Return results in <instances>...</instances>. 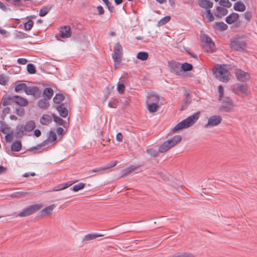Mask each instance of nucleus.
I'll return each mask as SVG.
<instances>
[{"instance_id":"obj_1","label":"nucleus","mask_w":257,"mask_h":257,"mask_svg":"<svg viewBox=\"0 0 257 257\" xmlns=\"http://www.w3.org/2000/svg\"><path fill=\"white\" fill-rule=\"evenodd\" d=\"M200 112H197L192 115L189 116L186 119L178 123L171 130L173 133L183 129L187 128L193 125L199 119Z\"/></svg>"},{"instance_id":"obj_2","label":"nucleus","mask_w":257,"mask_h":257,"mask_svg":"<svg viewBox=\"0 0 257 257\" xmlns=\"http://www.w3.org/2000/svg\"><path fill=\"white\" fill-rule=\"evenodd\" d=\"M147 108L151 113L157 112L161 105L160 97L154 93H149L146 100Z\"/></svg>"},{"instance_id":"obj_3","label":"nucleus","mask_w":257,"mask_h":257,"mask_svg":"<svg viewBox=\"0 0 257 257\" xmlns=\"http://www.w3.org/2000/svg\"><path fill=\"white\" fill-rule=\"evenodd\" d=\"M215 77L219 81L227 82L230 77L228 68L225 65H216L213 70Z\"/></svg>"},{"instance_id":"obj_4","label":"nucleus","mask_w":257,"mask_h":257,"mask_svg":"<svg viewBox=\"0 0 257 257\" xmlns=\"http://www.w3.org/2000/svg\"><path fill=\"white\" fill-rule=\"evenodd\" d=\"M182 140V137L180 135H176L173 137L166 140L162 143L159 147L160 153H165L170 149L177 145Z\"/></svg>"},{"instance_id":"obj_5","label":"nucleus","mask_w":257,"mask_h":257,"mask_svg":"<svg viewBox=\"0 0 257 257\" xmlns=\"http://www.w3.org/2000/svg\"><path fill=\"white\" fill-rule=\"evenodd\" d=\"M122 55V48L119 43L115 45L112 58L114 62V67L117 69L120 67Z\"/></svg>"},{"instance_id":"obj_6","label":"nucleus","mask_w":257,"mask_h":257,"mask_svg":"<svg viewBox=\"0 0 257 257\" xmlns=\"http://www.w3.org/2000/svg\"><path fill=\"white\" fill-rule=\"evenodd\" d=\"M35 126V122L33 120H29L24 125L22 124L18 126L17 130V135L19 136H22L27 133L31 132Z\"/></svg>"},{"instance_id":"obj_7","label":"nucleus","mask_w":257,"mask_h":257,"mask_svg":"<svg viewBox=\"0 0 257 257\" xmlns=\"http://www.w3.org/2000/svg\"><path fill=\"white\" fill-rule=\"evenodd\" d=\"M246 46V43L240 38H234L231 40L230 47L236 51H243L245 50Z\"/></svg>"},{"instance_id":"obj_8","label":"nucleus","mask_w":257,"mask_h":257,"mask_svg":"<svg viewBox=\"0 0 257 257\" xmlns=\"http://www.w3.org/2000/svg\"><path fill=\"white\" fill-rule=\"evenodd\" d=\"M43 207L41 204H35L25 208L22 212H20L18 216L20 217H25L31 215L36 211L40 209Z\"/></svg>"},{"instance_id":"obj_9","label":"nucleus","mask_w":257,"mask_h":257,"mask_svg":"<svg viewBox=\"0 0 257 257\" xmlns=\"http://www.w3.org/2000/svg\"><path fill=\"white\" fill-rule=\"evenodd\" d=\"M232 92L238 94V92H240L244 96H247L249 94V90L248 87L244 84H241L236 83L232 86Z\"/></svg>"},{"instance_id":"obj_10","label":"nucleus","mask_w":257,"mask_h":257,"mask_svg":"<svg viewBox=\"0 0 257 257\" xmlns=\"http://www.w3.org/2000/svg\"><path fill=\"white\" fill-rule=\"evenodd\" d=\"M202 41L204 43V47L207 52H212L215 50V44L210 38L203 36Z\"/></svg>"},{"instance_id":"obj_11","label":"nucleus","mask_w":257,"mask_h":257,"mask_svg":"<svg viewBox=\"0 0 257 257\" xmlns=\"http://www.w3.org/2000/svg\"><path fill=\"white\" fill-rule=\"evenodd\" d=\"M236 79L241 82H246L250 78V74L240 69H236L234 71Z\"/></svg>"},{"instance_id":"obj_12","label":"nucleus","mask_w":257,"mask_h":257,"mask_svg":"<svg viewBox=\"0 0 257 257\" xmlns=\"http://www.w3.org/2000/svg\"><path fill=\"white\" fill-rule=\"evenodd\" d=\"M222 121V117L219 115H213L208 119L207 123L205 125V128L213 127L219 125Z\"/></svg>"},{"instance_id":"obj_13","label":"nucleus","mask_w":257,"mask_h":257,"mask_svg":"<svg viewBox=\"0 0 257 257\" xmlns=\"http://www.w3.org/2000/svg\"><path fill=\"white\" fill-rule=\"evenodd\" d=\"M9 100L22 106H26L28 104V101L26 99L18 95L11 97Z\"/></svg>"},{"instance_id":"obj_14","label":"nucleus","mask_w":257,"mask_h":257,"mask_svg":"<svg viewBox=\"0 0 257 257\" xmlns=\"http://www.w3.org/2000/svg\"><path fill=\"white\" fill-rule=\"evenodd\" d=\"M235 106L233 100L229 98H226L223 102V107L226 111L232 110Z\"/></svg>"},{"instance_id":"obj_15","label":"nucleus","mask_w":257,"mask_h":257,"mask_svg":"<svg viewBox=\"0 0 257 257\" xmlns=\"http://www.w3.org/2000/svg\"><path fill=\"white\" fill-rule=\"evenodd\" d=\"M59 34L61 38H69L71 35V29L68 26H64L60 28Z\"/></svg>"},{"instance_id":"obj_16","label":"nucleus","mask_w":257,"mask_h":257,"mask_svg":"<svg viewBox=\"0 0 257 257\" xmlns=\"http://www.w3.org/2000/svg\"><path fill=\"white\" fill-rule=\"evenodd\" d=\"M56 205L54 204L45 207L40 212L41 215L43 216H47L51 215Z\"/></svg>"},{"instance_id":"obj_17","label":"nucleus","mask_w":257,"mask_h":257,"mask_svg":"<svg viewBox=\"0 0 257 257\" xmlns=\"http://www.w3.org/2000/svg\"><path fill=\"white\" fill-rule=\"evenodd\" d=\"M25 92L27 95H36L38 93H40L39 89L37 87L35 86H26Z\"/></svg>"},{"instance_id":"obj_18","label":"nucleus","mask_w":257,"mask_h":257,"mask_svg":"<svg viewBox=\"0 0 257 257\" xmlns=\"http://www.w3.org/2000/svg\"><path fill=\"white\" fill-rule=\"evenodd\" d=\"M239 18V15L237 13H233L228 15L226 18V22L228 24H231L236 22Z\"/></svg>"},{"instance_id":"obj_19","label":"nucleus","mask_w":257,"mask_h":257,"mask_svg":"<svg viewBox=\"0 0 257 257\" xmlns=\"http://www.w3.org/2000/svg\"><path fill=\"white\" fill-rule=\"evenodd\" d=\"M169 67L172 72L176 73L177 74H178L179 70L181 71L180 70L181 65L178 62H172L169 63Z\"/></svg>"},{"instance_id":"obj_20","label":"nucleus","mask_w":257,"mask_h":257,"mask_svg":"<svg viewBox=\"0 0 257 257\" xmlns=\"http://www.w3.org/2000/svg\"><path fill=\"white\" fill-rule=\"evenodd\" d=\"M227 10L222 7H217L216 8V12L215 13V16L218 18H221L227 14Z\"/></svg>"},{"instance_id":"obj_21","label":"nucleus","mask_w":257,"mask_h":257,"mask_svg":"<svg viewBox=\"0 0 257 257\" xmlns=\"http://www.w3.org/2000/svg\"><path fill=\"white\" fill-rule=\"evenodd\" d=\"M198 5L202 8L207 9L212 7L213 3L208 0H198Z\"/></svg>"},{"instance_id":"obj_22","label":"nucleus","mask_w":257,"mask_h":257,"mask_svg":"<svg viewBox=\"0 0 257 257\" xmlns=\"http://www.w3.org/2000/svg\"><path fill=\"white\" fill-rule=\"evenodd\" d=\"M40 121L43 125H48L52 121V117L50 115L43 114L41 117Z\"/></svg>"},{"instance_id":"obj_23","label":"nucleus","mask_w":257,"mask_h":257,"mask_svg":"<svg viewBox=\"0 0 257 257\" xmlns=\"http://www.w3.org/2000/svg\"><path fill=\"white\" fill-rule=\"evenodd\" d=\"M233 8L236 11L243 12L245 10L246 7L242 2H237L234 4Z\"/></svg>"},{"instance_id":"obj_24","label":"nucleus","mask_w":257,"mask_h":257,"mask_svg":"<svg viewBox=\"0 0 257 257\" xmlns=\"http://www.w3.org/2000/svg\"><path fill=\"white\" fill-rule=\"evenodd\" d=\"M102 234H88L85 235L83 239V241H87L92 239H94L98 237L102 236Z\"/></svg>"},{"instance_id":"obj_25","label":"nucleus","mask_w":257,"mask_h":257,"mask_svg":"<svg viewBox=\"0 0 257 257\" xmlns=\"http://www.w3.org/2000/svg\"><path fill=\"white\" fill-rule=\"evenodd\" d=\"M214 27L216 30L224 31L227 29V25L223 22H217L214 24Z\"/></svg>"},{"instance_id":"obj_26","label":"nucleus","mask_w":257,"mask_h":257,"mask_svg":"<svg viewBox=\"0 0 257 257\" xmlns=\"http://www.w3.org/2000/svg\"><path fill=\"white\" fill-rule=\"evenodd\" d=\"M57 140V136L56 133L53 131H50L47 140L45 141V144L47 142L50 143H53L56 141Z\"/></svg>"},{"instance_id":"obj_27","label":"nucleus","mask_w":257,"mask_h":257,"mask_svg":"<svg viewBox=\"0 0 257 257\" xmlns=\"http://www.w3.org/2000/svg\"><path fill=\"white\" fill-rule=\"evenodd\" d=\"M49 105L47 99L44 98L38 101V106L42 109H46Z\"/></svg>"},{"instance_id":"obj_28","label":"nucleus","mask_w":257,"mask_h":257,"mask_svg":"<svg viewBox=\"0 0 257 257\" xmlns=\"http://www.w3.org/2000/svg\"><path fill=\"white\" fill-rule=\"evenodd\" d=\"M53 94V90L51 88H46L43 91V95L47 99H50Z\"/></svg>"},{"instance_id":"obj_29","label":"nucleus","mask_w":257,"mask_h":257,"mask_svg":"<svg viewBox=\"0 0 257 257\" xmlns=\"http://www.w3.org/2000/svg\"><path fill=\"white\" fill-rule=\"evenodd\" d=\"M22 148L21 143L20 141H16L14 142L11 146L12 151L18 152L20 151Z\"/></svg>"},{"instance_id":"obj_30","label":"nucleus","mask_w":257,"mask_h":257,"mask_svg":"<svg viewBox=\"0 0 257 257\" xmlns=\"http://www.w3.org/2000/svg\"><path fill=\"white\" fill-rule=\"evenodd\" d=\"M57 110L59 112L60 115L63 117H65L68 115V110L62 106L57 107Z\"/></svg>"},{"instance_id":"obj_31","label":"nucleus","mask_w":257,"mask_h":257,"mask_svg":"<svg viewBox=\"0 0 257 257\" xmlns=\"http://www.w3.org/2000/svg\"><path fill=\"white\" fill-rule=\"evenodd\" d=\"M149 55L146 52H140L138 53L137 58L141 60L145 61L148 59Z\"/></svg>"},{"instance_id":"obj_32","label":"nucleus","mask_w":257,"mask_h":257,"mask_svg":"<svg viewBox=\"0 0 257 257\" xmlns=\"http://www.w3.org/2000/svg\"><path fill=\"white\" fill-rule=\"evenodd\" d=\"M204 17L209 22L214 21V18L210 10H207L204 14Z\"/></svg>"},{"instance_id":"obj_33","label":"nucleus","mask_w":257,"mask_h":257,"mask_svg":"<svg viewBox=\"0 0 257 257\" xmlns=\"http://www.w3.org/2000/svg\"><path fill=\"white\" fill-rule=\"evenodd\" d=\"M27 85L25 83H19L16 85L15 90L17 92L24 91L25 92Z\"/></svg>"},{"instance_id":"obj_34","label":"nucleus","mask_w":257,"mask_h":257,"mask_svg":"<svg viewBox=\"0 0 257 257\" xmlns=\"http://www.w3.org/2000/svg\"><path fill=\"white\" fill-rule=\"evenodd\" d=\"M50 9H51V8L49 7H45L42 8L40 10L39 16L40 17H44L45 16H46L48 13V12L50 11Z\"/></svg>"},{"instance_id":"obj_35","label":"nucleus","mask_w":257,"mask_h":257,"mask_svg":"<svg viewBox=\"0 0 257 257\" xmlns=\"http://www.w3.org/2000/svg\"><path fill=\"white\" fill-rule=\"evenodd\" d=\"M192 65L188 63H184L181 66V68L184 71H190L192 69Z\"/></svg>"},{"instance_id":"obj_36","label":"nucleus","mask_w":257,"mask_h":257,"mask_svg":"<svg viewBox=\"0 0 257 257\" xmlns=\"http://www.w3.org/2000/svg\"><path fill=\"white\" fill-rule=\"evenodd\" d=\"M171 20V17L169 16H166L161 19L158 22V25L159 26H162L169 22Z\"/></svg>"},{"instance_id":"obj_37","label":"nucleus","mask_w":257,"mask_h":257,"mask_svg":"<svg viewBox=\"0 0 257 257\" xmlns=\"http://www.w3.org/2000/svg\"><path fill=\"white\" fill-rule=\"evenodd\" d=\"M85 187V184L83 183H79L78 184H76L73 186L72 188V190L74 192H77L84 188Z\"/></svg>"},{"instance_id":"obj_38","label":"nucleus","mask_w":257,"mask_h":257,"mask_svg":"<svg viewBox=\"0 0 257 257\" xmlns=\"http://www.w3.org/2000/svg\"><path fill=\"white\" fill-rule=\"evenodd\" d=\"M27 68L30 74H35L36 72V67L33 64H28L27 66Z\"/></svg>"},{"instance_id":"obj_39","label":"nucleus","mask_w":257,"mask_h":257,"mask_svg":"<svg viewBox=\"0 0 257 257\" xmlns=\"http://www.w3.org/2000/svg\"><path fill=\"white\" fill-rule=\"evenodd\" d=\"M63 99V96L60 94H56L53 98L54 101L56 103H60Z\"/></svg>"},{"instance_id":"obj_40","label":"nucleus","mask_w":257,"mask_h":257,"mask_svg":"<svg viewBox=\"0 0 257 257\" xmlns=\"http://www.w3.org/2000/svg\"><path fill=\"white\" fill-rule=\"evenodd\" d=\"M147 152L149 155H150V156H151L152 157H156L158 155V152H159V150L157 151L156 150H155L154 149L151 148V149H148L147 150Z\"/></svg>"},{"instance_id":"obj_41","label":"nucleus","mask_w":257,"mask_h":257,"mask_svg":"<svg viewBox=\"0 0 257 257\" xmlns=\"http://www.w3.org/2000/svg\"><path fill=\"white\" fill-rule=\"evenodd\" d=\"M33 26V22L30 20L27 22L25 23L24 27L26 31H29L30 30Z\"/></svg>"},{"instance_id":"obj_42","label":"nucleus","mask_w":257,"mask_h":257,"mask_svg":"<svg viewBox=\"0 0 257 257\" xmlns=\"http://www.w3.org/2000/svg\"><path fill=\"white\" fill-rule=\"evenodd\" d=\"M118 101L116 99L111 98L108 102V106L111 108H116Z\"/></svg>"},{"instance_id":"obj_43","label":"nucleus","mask_w":257,"mask_h":257,"mask_svg":"<svg viewBox=\"0 0 257 257\" xmlns=\"http://www.w3.org/2000/svg\"><path fill=\"white\" fill-rule=\"evenodd\" d=\"M219 4L226 8H230L231 6V4L228 0H220Z\"/></svg>"},{"instance_id":"obj_44","label":"nucleus","mask_w":257,"mask_h":257,"mask_svg":"<svg viewBox=\"0 0 257 257\" xmlns=\"http://www.w3.org/2000/svg\"><path fill=\"white\" fill-rule=\"evenodd\" d=\"M52 116L53 117L54 121L55 122L57 123L58 124H60V125L63 124V120L62 119L56 116L55 114H53Z\"/></svg>"},{"instance_id":"obj_45","label":"nucleus","mask_w":257,"mask_h":257,"mask_svg":"<svg viewBox=\"0 0 257 257\" xmlns=\"http://www.w3.org/2000/svg\"><path fill=\"white\" fill-rule=\"evenodd\" d=\"M125 89V86L123 84H119L117 86V90L119 93L122 94L123 93Z\"/></svg>"},{"instance_id":"obj_46","label":"nucleus","mask_w":257,"mask_h":257,"mask_svg":"<svg viewBox=\"0 0 257 257\" xmlns=\"http://www.w3.org/2000/svg\"><path fill=\"white\" fill-rule=\"evenodd\" d=\"M27 195L28 194L26 192H18L15 193V196L17 198H20L26 197Z\"/></svg>"},{"instance_id":"obj_47","label":"nucleus","mask_w":257,"mask_h":257,"mask_svg":"<svg viewBox=\"0 0 257 257\" xmlns=\"http://www.w3.org/2000/svg\"><path fill=\"white\" fill-rule=\"evenodd\" d=\"M117 163L116 161H113L111 162L110 164L104 167L105 170H106L114 167L117 164Z\"/></svg>"},{"instance_id":"obj_48","label":"nucleus","mask_w":257,"mask_h":257,"mask_svg":"<svg viewBox=\"0 0 257 257\" xmlns=\"http://www.w3.org/2000/svg\"><path fill=\"white\" fill-rule=\"evenodd\" d=\"M7 83V78L4 75H0V84L5 85Z\"/></svg>"},{"instance_id":"obj_49","label":"nucleus","mask_w":257,"mask_h":257,"mask_svg":"<svg viewBox=\"0 0 257 257\" xmlns=\"http://www.w3.org/2000/svg\"><path fill=\"white\" fill-rule=\"evenodd\" d=\"M17 114L19 116H22L25 113V109L23 107H19L17 109Z\"/></svg>"},{"instance_id":"obj_50","label":"nucleus","mask_w":257,"mask_h":257,"mask_svg":"<svg viewBox=\"0 0 257 257\" xmlns=\"http://www.w3.org/2000/svg\"><path fill=\"white\" fill-rule=\"evenodd\" d=\"M0 34L3 36L4 37H8L9 36V33L5 29L0 28Z\"/></svg>"},{"instance_id":"obj_51","label":"nucleus","mask_w":257,"mask_h":257,"mask_svg":"<svg viewBox=\"0 0 257 257\" xmlns=\"http://www.w3.org/2000/svg\"><path fill=\"white\" fill-rule=\"evenodd\" d=\"M66 187L65 186V185H64V183L63 184H60L59 185V186H57L56 187H55L54 189V191H60V190H62L63 189H66Z\"/></svg>"},{"instance_id":"obj_52","label":"nucleus","mask_w":257,"mask_h":257,"mask_svg":"<svg viewBox=\"0 0 257 257\" xmlns=\"http://www.w3.org/2000/svg\"><path fill=\"white\" fill-rule=\"evenodd\" d=\"M218 92L220 94L219 95V99H221L223 97L224 89L221 85H219L218 86Z\"/></svg>"},{"instance_id":"obj_53","label":"nucleus","mask_w":257,"mask_h":257,"mask_svg":"<svg viewBox=\"0 0 257 257\" xmlns=\"http://www.w3.org/2000/svg\"><path fill=\"white\" fill-rule=\"evenodd\" d=\"M56 132L58 135H61V136L64 135L65 133V130L63 128L60 127H58L57 129Z\"/></svg>"},{"instance_id":"obj_54","label":"nucleus","mask_w":257,"mask_h":257,"mask_svg":"<svg viewBox=\"0 0 257 257\" xmlns=\"http://www.w3.org/2000/svg\"><path fill=\"white\" fill-rule=\"evenodd\" d=\"M17 62L20 64L25 65L27 63L28 60L25 58H19Z\"/></svg>"},{"instance_id":"obj_55","label":"nucleus","mask_w":257,"mask_h":257,"mask_svg":"<svg viewBox=\"0 0 257 257\" xmlns=\"http://www.w3.org/2000/svg\"><path fill=\"white\" fill-rule=\"evenodd\" d=\"M123 136L120 133H118L116 134V140L117 141L120 142L122 141Z\"/></svg>"},{"instance_id":"obj_56","label":"nucleus","mask_w":257,"mask_h":257,"mask_svg":"<svg viewBox=\"0 0 257 257\" xmlns=\"http://www.w3.org/2000/svg\"><path fill=\"white\" fill-rule=\"evenodd\" d=\"M1 130L4 134H7L8 132V129L5 125L3 124L1 126Z\"/></svg>"},{"instance_id":"obj_57","label":"nucleus","mask_w":257,"mask_h":257,"mask_svg":"<svg viewBox=\"0 0 257 257\" xmlns=\"http://www.w3.org/2000/svg\"><path fill=\"white\" fill-rule=\"evenodd\" d=\"M182 257H194V255L189 252H182Z\"/></svg>"},{"instance_id":"obj_58","label":"nucleus","mask_w":257,"mask_h":257,"mask_svg":"<svg viewBox=\"0 0 257 257\" xmlns=\"http://www.w3.org/2000/svg\"><path fill=\"white\" fill-rule=\"evenodd\" d=\"M104 170H105L104 167H101V168H96V169H93V170L90 171L89 172L90 173H91V172L95 173V172H99L101 171H104Z\"/></svg>"},{"instance_id":"obj_59","label":"nucleus","mask_w":257,"mask_h":257,"mask_svg":"<svg viewBox=\"0 0 257 257\" xmlns=\"http://www.w3.org/2000/svg\"><path fill=\"white\" fill-rule=\"evenodd\" d=\"M97 11L99 15H102L104 13L103 9L101 6H98L97 7Z\"/></svg>"},{"instance_id":"obj_60","label":"nucleus","mask_w":257,"mask_h":257,"mask_svg":"<svg viewBox=\"0 0 257 257\" xmlns=\"http://www.w3.org/2000/svg\"><path fill=\"white\" fill-rule=\"evenodd\" d=\"M41 134V131L39 130H35L34 131V135L36 137H39Z\"/></svg>"},{"instance_id":"obj_61","label":"nucleus","mask_w":257,"mask_h":257,"mask_svg":"<svg viewBox=\"0 0 257 257\" xmlns=\"http://www.w3.org/2000/svg\"><path fill=\"white\" fill-rule=\"evenodd\" d=\"M139 168V166H130V173L132 171L136 170Z\"/></svg>"},{"instance_id":"obj_62","label":"nucleus","mask_w":257,"mask_h":257,"mask_svg":"<svg viewBox=\"0 0 257 257\" xmlns=\"http://www.w3.org/2000/svg\"><path fill=\"white\" fill-rule=\"evenodd\" d=\"M74 183H75V182H68L64 183V185L67 188L69 187V186H71Z\"/></svg>"},{"instance_id":"obj_63","label":"nucleus","mask_w":257,"mask_h":257,"mask_svg":"<svg viewBox=\"0 0 257 257\" xmlns=\"http://www.w3.org/2000/svg\"><path fill=\"white\" fill-rule=\"evenodd\" d=\"M30 175H31L32 176H34L35 175V173H31L30 174L29 173H25L23 175V176L25 177H28Z\"/></svg>"},{"instance_id":"obj_64","label":"nucleus","mask_w":257,"mask_h":257,"mask_svg":"<svg viewBox=\"0 0 257 257\" xmlns=\"http://www.w3.org/2000/svg\"><path fill=\"white\" fill-rule=\"evenodd\" d=\"M0 9H1L2 10H3L4 11L6 10V9H7L6 6L1 1H0Z\"/></svg>"}]
</instances>
